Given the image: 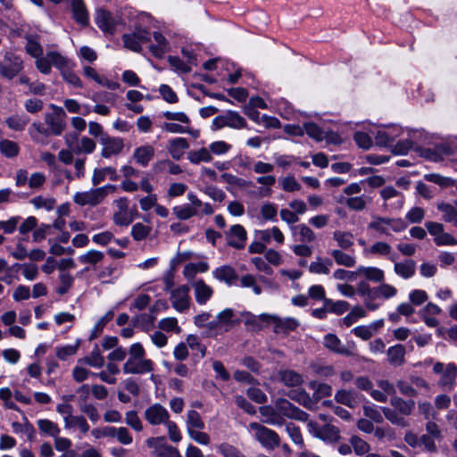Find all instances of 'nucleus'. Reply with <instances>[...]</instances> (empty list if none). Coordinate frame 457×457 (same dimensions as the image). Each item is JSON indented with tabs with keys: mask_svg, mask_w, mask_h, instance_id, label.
Returning <instances> with one entry per match:
<instances>
[{
	"mask_svg": "<svg viewBox=\"0 0 457 457\" xmlns=\"http://www.w3.org/2000/svg\"><path fill=\"white\" fill-rule=\"evenodd\" d=\"M116 190L115 185L109 184L88 191L77 192L73 196V201L79 206H96L103 203L109 194H113Z\"/></svg>",
	"mask_w": 457,
	"mask_h": 457,
	"instance_id": "nucleus-1",
	"label": "nucleus"
},
{
	"mask_svg": "<svg viewBox=\"0 0 457 457\" xmlns=\"http://www.w3.org/2000/svg\"><path fill=\"white\" fill-rule=\"evenodd\" d=\"M433 371L440 375L437 380V386L440 388L446 391L453 389L457 378V366L454 363L436 362L433 366Z\"/></svg>",
	"mask_w": 457,
	"mask_h": 457,
	"instance_id": "nucleus-2",
	"label": "nucleus"
},
{
	"mask_svg": "<svg viewBox=\"0 0 457 457\" xmlns=\"http://www.w3.org/2000/svg\"><path fill=\"white\" fill-rule=\"evenodd\" d=\"M249 428L253 432L254 438L266 449L273 450L280 444V437L277 432L257 422L249 424Z\"/></svg>",
	"mask_w": 457,
	"mask_h": 457,
	"instance_id": "nucleus-3",
	"label": "nucleus"
},
{
	"mask_svg": "<svg viewBox=\"0 0 457 457\" xmlns=\"http://www.w3.org/2000/svg\"><path fill=\"white\" fill-rule=\"evenodd\" d=\"M52 112L45 114V123L51 135L60 136L66 129V112L61 106L51 104Z\"/></svg>",
	"mask_w": 457,
	"mask_h": 457,
	"instance_id": "nucleus-4",
	"label": "nucleus"
},
{
	"mask_svg": "<svg viewBox=\"0 0 457 457\" xmlns=\"http://www.w3.org/2000/svg\"><path fill=\"white\" fill-rule=\"evenodd\" d=\"M368 228L374 229L383 235H390L388 228L394 232H401L407 228V224L401 218H387L381 216H373L372 220L369 223Z\"/></svg>",
	"mask_w": 457,
	"mask_h": 457,
	"instance_id": "nucleus-5",
	"label": "nucleus"
},
{
	"mask_svg": "<svg viewBox=\"0 0 457 457\" xmlns=\"http://www.w3.org/2000/svg\"><path fill=\"white\" fill-rule=\"evenodd\" d=\"M67 63L68 60L60 53L50 51L47 52L46 55L42 54L37 57L35 65L41 73L49 74L51 72L52 65L59 70Z\"/></svg>",
	"mask_w": 457,
	"mask_h": 457,
	"instance_id": "nucleus-6",
	"label": "nucleus"
},
{
	"mask_svg": "<svg viewBox=\"0 0 457 457\" xmlns=\"http://www.w3.org/2000/svg\"><path fill=\"white\" fill-rule=\"evenodd\" d=\"M23 69V61L18 55L12 53H6L3 60L0 61V76L12 79L17 76Z\"/></svg>",
	"mask_w": 457,
	"mask_h": 457,
	"instance_id": "nucleus-7",
	"label": "nucleus"
},
{
	"mask_svg": "<svg viewBox=\"0 0 457 457\" xmlns=\"http://www.w3.org/2000/svg\"><path fill=\"white\" fill-rule=\"evenodd\" d=\"M187 199L190 204L176 205L172 208L173 214L180 220H187L196 216L199 212L198 209L202 206V201L195 194L192 192L188 193Z\"/></svg>",
	"mask_w": 457,
	"mask_h": 457,
	"instance_id": "nucleus-8",
	"label": "nucleus"
},
{
	"mask_svg": "<svg viewBox=\"0 0 457 457\" xmlns=\"http://www.w3.org/2000/svg\"><path fill=\"white\" fill-rule=\"evenodd\" d=\"M189 287L181 285L170 293V301L172 307L179 312H185L190 307L191 298L189 295Z\"/></svg>",
	"mask_w": 457,
	"mask_h": 457,
	"instance_id": "nucleus-9",
	"label": "nucleus"
},
{
	"mask_svg": "<svg viewBox=\"0 0 457 457\" xmlns=\"http://www.w3.org/2000/svg\"><path fill=\"white\" fill-rule=\"evenodd\" d=\"M225 237L228 245L241 250L245 246L247 232L242 225L235 224L225 231Z\"/></svg>",
	"mask_w": 457,
	"mask_h": 457,
	"instance_id": "nucleus-10",
	"label": "nucleus"
},
{
	"mask_svg": "<svg viewBox=\"0 0 457 457\" xmlns=\"http://www.w3.org/2000/svg\"><path fill=\"white\" fill-rule=\"evenodd\" d=\"M125 374H145L154 370V362L145 357L139 359H128L123 364Z\"/></svg>",
	"mask_w": 457,
	"mask_h": 457,
	"instance_id": "nucleus-11",
	"label": "nucleus"
},
{
	"mask_svg": "<svg viewBox=\"0 0 457 457\" xmlns=\"http://www.w3.org/2000/svg\"><path fill=\"white\" fill-rule=\"evenodd\" d=\"M144 417L149 424L156 426L167 422L170 419V414L162 404L154 403L145 409Z\"/></svg>",
	"mask_w": 457,
	"mask_h": 457,
	"instance_id": "nucleus-12",
	"label": "nucleus"
},
{
	"mask_svg": "<svg viewBox=\"0 0 457 457\" xmlns=\"http://www.w3.org/2000/svg\"><path fill=\"white\" fill-rule=\"evenodd\" d=\"M100 142L103 145L101 155L104 158H110L112 155L119 154L124 147L122 138L111 137L108 135H102Z\"/></svg>",
	"mask_w": 457,
	"mask_h": 457,
	"instance_id": "nucleus-13",
	"label": "nucleus"
},
{
	"mask_svg": "<svg viewBox=\"0 0 457 457\" xmlns=\"http://www.w3.org/2000/svg\"><path fill=\"white\" fill-rule=\"evenodd\" d=\"M380 195L385 202L394 199L393 203L385 204L391 210H401L404 204V195L392 186L383 187Z\"/></svg>",
	"mask_w": 457,
	"mask_h": 457,
	"instance_id": "nucleus-14",
	"label": "nucleus"
},
{
	"mask_svg": "<svg viewBox=\"0 0 457 457\" xmlns=\"http://www.w3.org/2000/svg\"><path fill=\"white\" fill-rule=\"evenodd\" d=\"M195 291V301L198 304H205L213 295V288L207 285L203 279H196L192 282Z\"/></svg>",
	"mask_w": 457,
	"mask_h": 457,
	"instance_id": "nucleus-15",
	"label": "nucleus"
},
{
	"mask_svg": "<svg viewBox=\"0 0 457 457\" xmlns=\"http://www.w3.org/2000/svg\"><path fill=\"white\" fill-rule=\"evenodd\" d=\"M394 262L395 273L403 279H409L412 278L416 271V262L412 259H405L403 262Z\"/></svg>",
	"mask_w": 457,
	"mask_h": 457,
	"instance_id": "nucleus-16",
	"label": "nucleus"
},
{
	"mask_svg": "<svg viewBox=\"0 0 457 457\" xmlns=\"http://www.w3.org/2000/svg\"><path fill=\"white\" fill-rule=\"evenodd\" d=\"M278 378L288 387L298 386L303 383V375L289 369L278 370Z\"/></svg>",
	"mask_w": 457,
	"mask_h": 457,
	"instance_id": "nucleus-17",
	"label": "nucleus"
},
{
	"mask_svg": "<svg viewBox=\"0 0 457 457\" xmlns=\"http://www.w3.org/2000/svg\"><path fill=\"white\" fill-rule=\"evenodd\" d=\"M188 147L189 144L186 138L176 137L168 142L167 151L173 159L180 160Z\"/></svg>",
	"mask_w": 457,
	"mask_h": 457,
	"instance_id": "nucleus-18",
	"label": "nucleus"
},
{
	"mask_svg": "<svg viewBox=\"0 0 457 457\" xmlns=\"http://www.w3.org/2000/svg\"><path fill=\"white\" fill-rule=\"evenodd\" d=\"M401 135V129L387 127L384 129H378L375 135V141L378 145L386 146L389 143Z\"/></svg>",
	"mask_w": 457,
	"mask_h": 457,
	"instance_id": "nucleus-19",
	"label": "nucleus"
},
{
	"mask_svg": "<svg viewBox=\"0 0 457 457\" xmlns=\"http://www.w3.org/2000/svg\"><path fill=\"white\" fill-rule=\"evenodd\" d=\"M212 275L216 279L224 282L228 286L234 284V282L238 278L236 270L229 265H223L216 268L212 271Z\"/></svg>",
	"mask_w": 457,
	"mask_h": 457,
	"instance_id": "nucleus-20",
	"label": "nucleus"
},
{
	"mask_svg": "<svg viewBox=\"0 0 457 457\" xmlns=\"http://www.w3.org/2000/svg\"><path fill=\"white\" fill-rule=\"evenodd\" d=\"M96 23L105 33L113 34L115 31V21L111 12L104 10H98L96 16Z\"/></svg>",
	"mask_w": 457,
	"mask_h": 457,
	"instance_id": "nucleus-21",
	"label": "nucleus"
},
{
	"mask_svg": "<svg viewBox=\"0 0 457 457\" xmlns=\"http://www.w3.org/2000/svg\"><path fill=\"white\" fill-rule=\"evenodd\" d=\"M324 345L326 348L329 349L330 351L338 353L343 354L345 356H352L353 355V353L347 349L345 345L341 344L340 339L334 334H327L324 337Z\"/></svg>",
	"mask_w": 457,
	"mask_h": 457,
	"instance_id": "nucleus-22",
	"label": "nucleus"
},
{
	"mask_svg": "<svg viewBox=\"0 0 457 457\" xmlns=\"http://www.w3.org/2000/svg\"><path fill=\"white\" fill-rule=\"evenodd\" d=\"M155 150L150 145H141L135 149L133 158L142 167H146L154 156Z\"/></svg>",
	"mask_w": 457,
	"mask_h": 457,
	"instance_id": "nucleus-23",
	"label": "nucleus"
},
{
	"mask_svg": "<svg viewBox=\"0 0 457 457\" xmlns=\"http://www.w3.org/2000/svg\"><path fill=\"white\" fill-rule=\"evenodd\" d=\"M406 350L403 345H395L387 349V361L395 367L402 366L405 362Z\"/></svg>",
	"mask_w": 457,
	"mask_h": 457,
	"instance_id": "nucleus-24",
	"label": "nucleus"
},
{
	"mask_svg": "<svg viewBox=\"0 0 457 457\" xmlns=\"http://www.w3.org/2000/svg\"><path fill=\"white\" fill-rule=\"evenodd\" d=\"M71 11L77 23L84 27L88 24V12L82 0H71Z\"/></svg>",
	"mask_w": 457,
	"mask_h": 457,
	"instance_id": "nucleus-25",
	"label": "nucleus"
},
{
	"mask_svg": "<svg viewBox=\"0 0 457 457\" xmlns=\"http://www.w3.org/2000/svg\"><path fill=\"white\" fill-rule=\"evenodd\" d=\"M335 400L350 408L355 407L359 402V395L354 390L340 389L335 394Z\"/></svg>",
	"mask_w": 457,
	"mask_h": 457,
	"instance_id": "nucleus-26",
	"label": "nucleus"
},
{
	"mask_svg": "<svg viewBox=\"0 0 457 457\" xmlns=\"http://www.w3.org/2000/svg\"><path fill=\"white\" fill-rule=\"evenodd\" d=\"M390 403L399 413L404 416L411 415L415 408L414 400H404L399 396L391 397Z\"/></svg>",
	"mask_w": 457,
	"mask_h": 457,
	"instance_id": "nucleus-27",
	"label": "nucleus"
},
{
	"mask_svg": "<svg viewBox=\"0 0 457 457\" xmlns=\"http://www.w3.org/2000/svg\"><path fill=\"white\" fill-rule=\"evenodd\" d=\"M30 119L25 113H15L9 116L5 123L7 127L13 131H23L29 124Z\"/></svg>",
	"mask_w": 457,
	"mask_h": 457,
	"instance_id": "nucleus-28",
	"label": "nucleus"
},
{
	"mask_svg": "<svg viewBox=\"0 0 457 457\" xmlns=\"http://www.w3.org/2000/svg\"><path fill=\"white\" fill-rule=\"evenodd\" d=\"M153 37L156 45H151L149 49L155 57L162 58L169 51V42L161 32H154Z\"/></svg>",
	"mask_w": 457,
	"mask_h": 457,
	"instance_id": "nucleus-29",
	"label": "nucleus"
},
{
	"mask_svg": "<svg viewBox=\"0 0 457 457\" xmlns=\"http://www.w3.org/2000/svg\"><path fill=\"white\" fill-rule=\"evenodd\" d=\"M106 177H109V179L112 181L117 180L118 175L116 170L112 167H105L101 169L96 168L93 171L92 184L94 186H97L104 181Z\"/></svg>",
	"mask_w": 457,
	"mask_h": 457,
	"instance_id": "nucleus-30",
	"label": "nucleus"
},
{
	"mask_svg": "<svg viewBox=\"0 0 457 457\" xmlns=\"http://www.w3.org/2000/svg\"><path fill=\"white\" fill-rule=\"evenodd\" d=\"M357 274L363 276L367 280L375 283L382 282L385 278L384 271L377 267L360 266L356 271Z\"/></svg>",
	"mask_w": 457,
	"mask_h": 457,
	"instance_id": "nucleus-31",
	"label": "nucleus"
},
{
	"mask_svg": "<svg viewBox=\"0 0 457 457\" xmlns=\"http://www.w3.org/2000/svg\"><path fill=\"white\" fill-rule=\"evenodd\" d=\"M367 252L371 254L387 256L391 262H395L397 258L396 254L392 253V247L386 242L379 241L374 243Z\"/></svg>",
	"mask_w": 457,
	"mask_h": 457,
	"instance_id": "nucleus-32",
	"label": "nucleus"
},
{
	"mask_svg": "<svg viewBox=\"0 0 457 457\" xmlns=\"http://www.w3.org/2000/svg\"><path fill=\"white\" fill-rule=\"evenodd\" d=\"M276 411V409L269 405L260 407L259 411L263 417L262 421L270 425H282L283 420L281 417L277 414Z\"/></svg>",
	"mask_w": 457,
	"mask_h": 457,
	"instance_id": "nucleus-33",
	"label": "nucleus"
},
{
	"mask_svg": "<svg viewBox=\"0 0 457 457\" xmlns=\"http://www.w3.org/2000/svg\"><path fill=\"white\" fill-rule=\"evenodd\" d=\"M79 362L87 364L93 368H102L104 365V358L101 354L97 345L86 357L79 360Z\"/></svg>",
	"mask_w": 457,
	"mask_h": 457,
	"instance_id": "nucleus-34",
	"label": "nucleus"
},
{
	"mask_svg": "<svg viewBox=\"0 0 457 457\" xmlns=\"http://www.w3.org/2000/svg\"><path fill=\"white\" fill-rule=\"evenodd\" d=\"M187 159L192 164H199L200 162H210L212 155L209 149L202 147L198 150H192L187 153Z\"/></svg>",
	"mask_w": 457,
	"mask_h": 457,
	"instance_id": "nucleus-35",
	"label": "nucleus"
},
{
	"mask_svg": "<svg viewBox=\"0 0 457 457\" xmlns=\"http://www.w3.org/2000/svg\"><path fill=\"white\" fill-rule=\"evenodd\" d=\"M333 262L330 259H323L317 257L315 262H311L309 265V271L314 274H325L328 275L330 272V267Z\"/></svg>",
	"mask_w": 457,
	"mask_h": 457,
	"instance_id": "nucleus-36",
	"label": "nucleus"
},
{
	"mask_svg": "<svg viewBox=\"0 0 457 457\" xmlns=\"http://www.w3.org/2000/svg\"><path fill=\"white\" fill-rule=\"evenodd\" d=\"M187 431L202 430L204 428V422L203 421L200 414L195 411L190 410L187 413Z\"/></svg>",
	"mask_w": 457,
	"mask_h": 457,
	"instance_id": "nucleus-37",
	"label": "nucleus"
},
{
	"mask_svg": "<svg viewBox=\"0 0 457 457\" xmlns=\"http://www.w3.org/2000/svg\"><path fill=\"white\" fill-rule=\"evenodd\" d=\"M225 115V121L227 127L240 129L246 127V120L238 112L228 111Z\"/></svg>",
	"mask_w": 457,
	"mask_h": 457,
	"instance_id": "nucleus-38",
	"label": "nucleus"
},
{
	"mask_svg": "<svg viewBox=\"0 0 457 457\" xmlns=\"http://www.w3.org/2000/svg\"><path fill=\"white\" fill-rule=\"evenodd\" d=\"M64 424L66 428H78L83 434L89 431V425L82 415H72L71 417L64 418Z\"/></svg>",
	"mask_w": 457,
	"mask_h": 457,
	"instance_id": "nucleus-39",
	"label": "nucleus"
},
{
	"mask_svg": "<svg viewBox=\"0 0 457 457\" xmlns=\"http://www.w3.org/2000/svg\"><path fill=\"white\" fill-rule=\"evenodd\" d=\"M0 153L6 158H14L20 153L18 143L10 139L0 140Z\"/></svg>",
	"mask_w": 457,
	"mask_h": 457,
	"instance_id": "nucleus-40",
	"label": "nucleus"
},
{
	"mask_svg": "<svg viewBox=\"0 0 457 457\" xmlns=\"http://www.w3.org/2000/svg\"><path fill=\"white\" fill-rule=\"evenodd\" d=\"M294 235H299L300 241L303 243H311L315 240L314 232L305 224H299L290 227Z\"/></svg>",
	"mask_w": 457,
	"mask_h": 457,
	"instance_id": "nucleus-41",
	"label": "nucleus"
},
{
	"mask_svg": "<svg viewBox=\"0 0 457 457\" xmlns=\"http://www.w3.org/2000/svg\"><path fill=\"white\" fill-rule=\"evenodd\" d=\"M370 202L371 198L370 196L361 195L349 197L345 201V204L349 209L361 212L363 211Z\"/></svg>",
	"mask_w": 457,
	"mask_h": 457,
	"instance_id": "nucleus-42",
	"label": "nucleus"
},
{
	"mask_svg": "<svg viewBox=\"0 0 457 457\" xmlns=\"http://www.w3.org/2000/svg\"><path fill=\"white\" fill-rule=\"evenodd\" d=\"M339 438L340 431L337 427L329 424L321 427L320 439L328 443H336Z\"/></svg>",
	"mask_w": 457,
	"mask_h": 457,
	"instance_id": "nucleus-43",
	"label": "nucleus"
},
{
	"mask_svg": "<svg viewBox=\"0 0 457 457\" xmlns=\"http://www.w3.org/2000/svg\"><path fill=\"white\" fill-rule=\"evenodd\" d=\"M309 387L314 391L313 396L316 399L330 396L332 395L331 386L326 383L312 380L309 382Z\"/></svg>",
	"mask_w": 457,
	"mask_h": 457,
	"instance_id": "nucleus-44",
	"label": "nucleus"
},
{
	"mask_svg": "<svg viewBox=\"0 0 457 457\" xmlns=\"http://www.w3.org/2000/svg\"><path fill=\"white\" fill-rule=\"evenodd\" d=\"M104 258V253L97 250H89L79 257V262L83 264L96 265Z\"/></svg>",
	"mask_w": 457,
	"mask_h": 457,
	"instance_id": "nucleus-45",
	"label": "nucleus"
},
{
	"mask_svg": "<svg viewBox=\"0 0 457 457\" xmlns=\"http://www.w3.org/2000/svg\"><path fill=\"white\" fill-rule=\"evenodd\" d=\"M436 208L445 222L453 223L457 219V210L453 205L442 202L437 204Z\"/></svg>",
	"mask_w": 457,
	"mask_h": 457,
	"instance_id": "nucleus-46",
	"label": "nucleus"
},
{
	"mask_svg": "<svg viewBox=\"0 0 457 457\" xmlns=\"http://www.w3.org/2000/svg\"><path fill=\"white\" fill-rule=\"evenodd\" d=\"M96 148V143L93 139L87 137H82L80 140L76 143L75 147L73 148V153L76 154H91L94 152Z\"/></svg>",
	"mask_w": 457,
	"mask_h": 457,
	"instance_id": "nucleus-47",
	"label": "nucleus"
},
{
	"mask_svg": "<svg viewBox=\"0 0 457 457\" xmlns=\"http://www.w3.org/2000/svg\"><path fill=\"white\" fill-rule=\"evenodd\" d=\"M37 427L41 433L53 437H56L60 433L58 425L47 419L38 420Z\"/></svg>",
	"mask_w": 457,
	"mask_h": 457,
	"instance_id": "nucleus-48",
	"label": "nucleus"
},
{
	"mask_svg": "<svg viewBox=\"0 0 457 457\" xmlns=\"http://www.w3.org/2000/svg\"><path fill=\"white\" fill-rule=\"evenodd\" d=\"M62 79L72 87L76 88H82L83 84L79 76L71 71L68 67V63L64 64L61 69H59Z\"/></svg>",
	"mask_w": 457,
	"mask_h": 457,
	"instance_id": "nucleus-49",
	"label": "nucleus"
},
{
	"mask_svg": "<svg viewBox=\"0 0 457 457\" xmlns=\"http://www.w3.org/2000/svg\"><path fill=\"white\" fill-rule=\"evenodd\" d=\"M26 40L25 50L30 56L36 59L43 54V47L36 37L31 35L26 36Z\"/></svg>",
	"mask_w": 457,
	"mask_h": 457,
	"instance_id": "nucleus-50",
	"label": "nucleus"
},
{
	"mask_svg": "<svg viewBox=\"0 0 457 457\" xmlns=\"http://www.w3.org/2000/svg\"><path fill=\"white\" fill-rule=\"evenodd\" d=\"M29 133L35 142L40 144H45L42 136L47 137L51 135L48 129L44 128L43 125L39 122H33L29 129Z\"/></svg>",
	"mask_w": 457,
	"mask_h": 457,
	"instance_id": "nucleus-51",
	"label": "nucleus"
},
{
	"mask_svg": "<svg viewBox=\"0 0 457 457\" xmlns=\"http://www.w3.org/2000/svg\"><path fill=\"white\" fill-rule=\"evenodd\" d=\"M59 280L60 285L56 287V293L60 295H63L71 288L74 278L70 273L62 271L59 274Z\"/></svg>",
	"mask_w": 457,
	"mask_h": 457,
	"instance_id": "nucleus-52",
	"label": "nucleus"
},
{
	"mask_svg": "<svg viewBox=\"0 0 457 457\" xmlns=\"http://www.w3.org/2000/svg\"><path fill=\"white\" fill-rule=\"evenodd\" d=\"M331 256L338 265L345 267H353L355 265V258L347 253H345L341 250H332L330 252Z\"/></svg>",
	"mask_w": 457,
	"mask_h": 457,
	"instance_id": "nucleus-53",
	"label": "nucleus"
},
{
	"mask_svg": "<svg viewBox=\"0 0 457 457\" xmlns=\"http://www.w3.org/2000/svg\"><path fill=\"white\" fill-rule=\"evenodd\" d=\"M304 133L316 141H322L327 138L326 133L314 122L303 123Z\"/></svg>",
	"mask_w": 457,
	"mask_h": 457,
	"instance_id": "nucleus-54",
	"label": "nucleus"
},
{
	"mask_svg": "<svg viewBox=\"0 0 457 457\" xmlns=\"http://www.w3.org/2000/svg\"><path fill=\"white\" fill-rule=\"evenodd\" d=\"M333 238L342 249H349L353 245V235L350 232L337 230L333 234Z\"/></svg>",
	"mask_w": 457,
	"mask_h": 457,
	"instance_id": "nucleus-55",
	"label": "nucleus"
},
{
	"mask_svg": "<svg viewBox=\"0 0 457 457\" xmlns=\"http://www.w3.org/2000/svg\"><path fill=\"white\" fill-rule=\"evenodd\" d=\"M295 406L292 404L288 400L279 398L275 402V409L280 416L290 418L295 410Z\"/></svg>",
	"mask_w": 457,
	"mask_h": 457,
	"instance_id": "nucleus-56",
	"label": "nucleus"
},
{
	"mask_svg": "<svg viewBox=\"0 0 457 457\" xmlns=\"http://www.w3.org/2000/svg\"><path fill=\"white\" fill-rule=\"evenodd\" d=\"M349 443L357 455L366 454L370 450V445L365 440L357 436H351Z\"/></svg>",
	"mask_w": 457,
	"mask_h": 457,
	"instance_id": "nucleus-57",
	"label": "nucleus"
},
{
	"mask_svg": "<svg viewBox=\"0 0 457 457\" xmlns=\"http://www.w3.org/2000/svg\"><path fill=\"white\" fill-rule=\"evenodd\" d=\"M325 306L328 312L341 315L349 310L350 304L345 301H332L331 299H325Z\"/></svg>",
	"mask_w": 457,
	"mask_h": 457,
	"instance_id": "nucleus-58",
	"label": "nucleus"
},
{
	"mask_svg": "<svg viewBox=\"0 0 457 457\" xmlns=\"http://www.w3.org/2000/svg\"><path fill=\"white\" fill-rule=\"evenodd\" d=\"M30 203L37 209H45L46 211H51L54 209L55 205V200L51 197H44L42 195H37L30 200Z\"/></svg>",
	"mask_w": 457,
	"mask_h": 457,
	"instance_id": "nucleus-59",
	"label": "nucleus"
},
{
	"mask_svg": "<svg viewBox=\"0 0 457 457\" xmlns=\"http://www.w3.org/2000/svg\"><path fill=\"white\" fill-rule=\"evenodd\" d=\"M274 324H275L277 332H280V331L285 332V331H292V330L295 329L299 323L296 320H295L293 318H287L284 320L276 318Z\"/></svg>",
	"mask_w": 457,
	"mask_h": 457,
	"instance_id": "nucleus-60",
	"label": "nucleus"
},
{
	"mask_svg": "<svg viewBox=\"0 0 457 457\" xmlns=\"http://www.w3.org/2000/svg\"><path fill=\"white\" fill-rule=\"evenodd\" d=\"M151 230V227L137 222L131 228V236L136 241H141L148 237Z\"/></svg>",
	"mask_w": 457,
	"mask_h": 457,
	"instance_id": "nucleus-61",
	"label": "nucleus"
},
{
	"mask_svg": "<svg viewBox=\"0 0 457 457\" xmlns=\"http://www.w3.org/2000/svg\"><path fill=\"white\" fill-rule=\"evenodd\" d=\"M310 369L314 375L328 378L335 373L334 368L331 365H324L319 362H312L310 364Z\"/></svg>",
	"mask_w": 457,
	"mask_h": 457,
	"instance_id": "nucleus-62",
	"label": "nucleus"
},
{
	"mask_svg": "<svg viewBox=\"0 0 457 457\" xmlns=\"http://www.w3.org/2000/svg\"><path fill=\"white\" fill-rule=\"evenodd\" d=\"M382 412L386 420L395 425L406 427L408 424L404 418L401 417L395 410L388 407H382Z\"/></svg>",
	"mask_w": 457,
	"mask_h": 457,
	"instance_id": "nucleus-63",
	"label": "nucleus"
},
{
	"mask_svg": "<svg viewBox=\"0 0 457 457\" xmlns=\"http://www.w3.org/2000/svg\"><path fill=\"white\" fill-rule=\"evenodd\" d=\"M219 452L223 455V457H243L244 454L235 446L228 444L222 443L218 446Z\"/></svg>",
	"mask_w": 457,
	"mask_h": 457,
	"instance_id": "nucleus-64",
	"label": "nucleus"
}]
</instances>
